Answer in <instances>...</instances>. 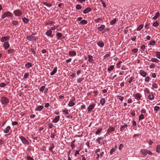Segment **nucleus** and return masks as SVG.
Segmentation results:
<instances>
[{
    "instance_id": "obj_20",
    "label": "nucleus",
    "mask_w": 160,
    "mask_h": 160,
    "mask_svg": "<svg viewBox=\"0 0 160 160\" xmlns=\"http://www.w3.org/2000/svg\"><path fill=\"white\" fill-rule=\"evenodd\" d=\"M98 45L100 47H102L104 45V44L102 41H99L97 42Z\"/></svg>"
},
{
    "instance_id": "obj_2",
    "label": "nucleus",
    "mask_w": 160,
    "mask_h": 160,
    "mask_svg": "<svg viewBox=\"0 0 160 160\" xmlns=\"http://www.w3.org/2000/svg\"><path fill=\"white\" fill-rule=\"evenodd\" d=\"M140 152L144 156L147 155V154L149 155L152 154V152L150 150L147 149H142L141 150Z\"/></svg>"
},
{
    "instance_id": "obj_39",
    "label": "nucleus",
    "mask_w": 160,
    "mask_h": 160,
    "mask_svg": "<svg viewBox=\"0 0 160 160\" xmlns=\"http://www.w3.org/2000/svg\"><path fill=\"white\" fill-rule=\"evenodd\" d=\"M143 27V24H141L139 25L137 28V30L138 31H140Z\"/></svg>"
},
{
    "instance_id": "obj_46",
    "label": "nucleus",
    "mask_w": 160,
    "mask_h": 160,
    "mask_svg": "<svg viewBox=\"0 0 160 160\" xmlns=\"http://www.w3.org/2000/svg\"><path fill=\"white\" fill-rule=\"evenodd\" d=\"M134 79V77H131L129 79H128V82L129 83H130L132 82V81H133V80Z\"/></svg>"
},
{
    "instance_id": "obj_28",
    "label": "nucleus",
    "mask_w": 160,
    "mask_h": 160,
    "mask_svg": "<svg viewBox=\"0 0 160 160\" xmlns=\"http://www.w3.org/2000/svg\"><path fill=\"white\" fill-rule=\"evenodd\" d=\"M156 57L158 59H160V52L156 51L155 52Z\"/></svg>"
},
{
    "instance_id": "obj_32",
    "label": "nucleus",
    "mask_w": 160,
    "mask_h": 160,
    "mask_svg": "<svg viewBox=\"0 0 160 160\" xmlns=\"http://www.w3.org/2000/svg\"><path fill=\"white\" fill-rule=\"evenodd\" d=\"M159 16H160L159 13L158 12H157L156 13L155 16L153 17L152 19L153 20H155L157 18H158Z\"/></svg>"
},
{
    "instance_id": "obj_42",
    "label": "nucleus",
    "mask_w": 160,
    "mask_h": 160,
    "mask_svg": "<svg viewBox=\"0 0 160 160\" xmlns=\"http://www.w3.org/2000/svg\"><path fill=\"white\" fill-rule=\"evenodd\" d=\"M103 138L102 137H100L98 138L97 139V141L99 143V144H100V141L101 140H103Z\"/></svg>"
},
{
    "instance_id": "obj_8",
    "label": "nucleus",
    "mask_w": 160,
    "mask_h": 160,
    "mask_svg": "<svg viewBox=\"0 0 160 160\" xmlns=\"http://www.w3.org/2000/svg\"><path fill=\"white\" fill-rule=\"evenodd\" d=\"M133 97L135 98L138 101L141 99V98L142 97V95L140 93H137L134 94Z\"/></svg>"
},
{
    "instance_id": "obj_12",
    "label": "nucleus",
    "mask_w": 160,
    "mask_h": 160,
    "mask_svg": "<svg viewBox=\"0 0 160 160\" xmlns=\"http://www.w3.org/2000/svg\"><path fill=\"white\" fill-rule=\"evenodd\" d=\"M56 36L58 37V39L61 40L62 39L65 38L64 36H63V38H62V34L60 32H58L56 34Z\"/></svg>"
},
{
    "instance_id": "obj_55",
    "label": "nucleus",
    "mask_w": 160,
    "mask_h": 160,
    "mask_svg": "<svg viewBox=\"0 0 160 160\" xmlns=\"http://www.w3.org/2000/svg\"><path fill=\"white\" fill-rule=\"evenodd\" d=\"M6 85V84L3 82H2L0 84V87L1 88L4 87Z\"/></svg>"
},
{
    "instance_id": "obj_3",
    "label": "nucleus",
    "mask_w": 160,
    "mask_h": 160,
    "mask_svg": "<svg viewBox=\"0 0 160 160\" xmlns=\"http://www.w3.org/2000/svg\"><path fill=\"white\" fill-rule=\"evenodd\" d=\"M12 16V13L9 11H7L4 12L2 16V18L4 19L6 17H11Z\"/></svg>"
},
{
    "instance_id": "obj_51",
    "label": "nucleus",
    "mask_w": 160,
    "mask_h": 160,
    "mask_svg": "<svg viewBox=\"0 0 160 160\" xmlns=\"http://www.w3.org/2000/svg\"><path fill=\"white\" fill-rule=\"evenodd\" d=\"M155 40H152V41H151L149 43V45H154L155 44Z\"/></svg>"
},
{
    "instance_id": "obj_38",
    "label": "nucleus",
    "mask_w": 160,
    "mask_h": 160,
    "mask_svg": "<svg viewBox=\"0 0 160 160\" xmlns=\"http://www.w3.org/2000/svg\"><path fill=\"white\" fill-rule=\"evenodd\" d=\"M114 68V65H111L107 69V70L108 72H109L112 70H113Z\"/></svg>"
},
{
    "instance_id": "obj_31",
    "label": "nucleus",
    "mask_w": 160,
    "mask_h": 160,
    "mask_svg": "<svg viewBox=\"0 0 160 160\" xmlns=\"http://www.w3.org/2000/svg\"><path fill=\"white\" fill-rule=\"evenodd\" d=\"M75 103L72 101L70 100L68 104V106L69 107H71L75 105Z\"/></svg>"
},
{
    "instance_id": "obj_47",
    "label": "nucleus",
    "mask_w": 160,
    "mask_h": 160,
    "mask_svg": "<svg viewBox=\"0 0 160 160\" xmlns=\"http://www.w3.org/2000/svg\"><path fill=\"white\" fill-rule=\"evenodd\" d=\"M62 111L63 112L65 113L66 114H68V110L66 108H65L64 109L62 110Z\"/></svg>"
},
{
    "instance_id": "obj_15",
    "label": "nucleus",
    "mask_w": 160,
    "mask_h": 160,
    "mask_svg": "<svg viewBox=\"0 0 160 160\" xmlns=\"http://www.w3.org/2000/svg\"><path fill=\"white\" fill-rule=\"evenodd\" d=\"M92 10L90 8H87L83 11V13L84 14H87L88 12H90Z\"/></svg>"
},
{
    "instance_id": "obj_64",
    "label": "nucleus",
    "mask_w": 160,
    "mask_h": 160,
    "mask_svg": "<svg viewBox=\"0 0 160 160\" xmlns=\"http://www.w3.org/2000/svg\"><path fill=\"white\" fill-rule=\"evenodd\" d=\"M27 160H34V159L30 156H27Z\"/></svg>"
},
{
    "instance_id": "obj_19",
    "label": "nucleus",
    "mask_w": 160,
    "mask_h": 160,
    "mask_svg": "<svg viewBox=\"0 0 160 160\" xmlns=\"http://www.w3.org/2000/svg\"><path fill=\"white\" fill-rule=\"evenodd\" d=\"M43 108V106L42 105H40L38 106L35 109L36 111H40Z\"/></svg>"
},
{
    "instance_id": "obj_60",
    "label": "nucleus",
    "mask_w": 160,
    "mask_h": 160,
    "mask_svg": "<svg viewBox=\"0 0 160 160\" xmlns=\"http://www.w3.org/2000/svg\"><path fill=\"white\" fill-rule=\"evenodd\" d=\"M122 63V62L121 61H119L118 63V64L117 65V68H119L120 67V65Z\"/></svg>"
},
{
    "instance_id": "obj_29",
    "label": "nucleus",
    "mask_w": 160,
    "mask_h": 160,
    "mask_svg": "<svg viewBox=\"0 0 160 160\" xmlns=\"http://www.w3.org/2000/svg\"><path fill=\"white\" fill-rule=\"evenodd\" d=\"M145 118V117L143 114H141L138 117V120L140 121Z\"/></svg>"
},
{
    "instance_id": "obj_5",
    "label": "nucleus",
    "mask_w": 160,
    "mask_h": 160,
    "mask_svg": "<svg viewBox=\"0 0 160 160\" xmlns=\"http://www.w3.org/2000/svg\"><path fill=\"white\" fill-rule=\"evenodd\" d=\"M20 138L24 144L28 145L29 144V142L23 136L20 137Z\"/></svg>"
},
{
    "instance_id": "obj_27",
    "label": "nucleus",
    "mask_w": 160,
    "mask_h": 160,
    "mask_svg": "<svg viewBox=\"0 0 160 160\" xmlns=\"http://www.w3.org/2000/svg\"><path fill=\"white\" fill-rule=\"evenodd\" d=\"M11 129V127L9 126H8L6 129L3 130V132L5 133H8L9 130Z\"/></svg>"
},
{
    "instance_id": "obj_61",
    "label": "nucleus",
    "mask_w": 160,
    "mask_h": 160,
    "mask_svg": "<svg viewBox=\"0 0 160 160\" xmlns=\"http://www.w3.org/2000/svg\"><path fill=\"white\" fill-rule=\"evenodd\" d=\"M140 112L142 114L146 113V110L144 109H142Z\"/></svg>"
},
{
    "instance_id": "obj_14",
    "label": "nucleus",
    "mask_w": 160,
    "mask_h": 160,
    "mask_svg": "<svg viewBox=\"0 0 160 160\" xmlns=\"http://www.w3.org/2000/svg\"><path fill=\"white\" fill-rule=\"evenodd\" d=\"M3 47L5 50H7L9 47V44L8 42H5L3 45Z\"/></svg>"
},
{
    "instance_id": "obj_43",
    "label": "nucleus",
    "mask_w": 160,
    "mask_h": 160,
    "mask_svg": "<svg viewBox=\"0 0 160 160\" xmlns=\"http://www.w3.org/2000/svg\"><path fill=\"white\" fill-rule=\"evenodd\" d=\"M102 18H98L96 19H95L94 21V22H95V23H98L100 21H102Z\"/></svg>"
},
{
    "instance_id": "obj_9",
    "label": "nucleus",
    "mask_w": 160,
    "mask_h": 160,
    "mask_svg": "<svg viewBox=\"0 0 160 160\" xmlns=\"http://www.w3.org/2000/svg\"><path fill=\"white\" fill-rule=\"evenodd\" d=\"M10 38V36L8 35L6 36L2 37L0 39V41L2 42H7Z\"/></svg>"
},
{
    "instance_id": "obj_4",
    "label": "nucleus",
    "mask_w": 160,
    "mask_h": 160,
    "mask_svg": "<svg viewBox=\"0 0 160 160\" xmlns=\"http://www.w3.org/2000/svg\"><path fill=\"white\" fill-rule=\"evenodd\" d=\"M13 13L16 16L19 17L21 16L22 14V12L20 9H16Z\"/></svg>"
},
{
    "instance_id": "obj_35",
    "label": "nucleus",
    "mask_w": 160,
    "mask_h": 160,
    "mask_svg": "<svg viewBox=\"0 0 160 160\" xmlns=\"http://www.w3.org/2000/svg\"><path fill=\"white\" fill-rule=\"evenodd\" d=\"M105 102V99L104 98H102L100 101L101 104L103 106Z\"/></svg>"
},
{
    "instance_id": "obj_11",
    "label": "nucleus",
    "mask_w": 160,
    "mask_h": 160,
    "mask_svg": "<svg viewBox=\"0 0 160 160\" xmlns=\"http://www.w3.org/2000/svg\"><path fill=\"white\" fill-rule=\"evenodd\" d=\"M139 74L143 77H145L147 74L146 72H145L142 70H140L139 72Z\"/></svg>"
},
{
    "instance_id": "obj_58",
    "label": "nucleus",
    "mask_w": 160,
    "mask_h": 160,
    "mask_svg": "<svg viewBox=\"0 0 160 160\" xmlns=\"http://www.w3.org/2000/svg\"><path fill=\"white\" fill-rule=\"evenodd\" d=\"M30 51L34 55L36 53V51L33 48L30 49Z\"/></svg>"
},
{
    "instance_id": "obj_13",
    "label": "nucleus",
    "mask_w": 160,
    "mask_h": 160,
    "mask_svg": "<svg viewBox=\"0 0 160 160\" xmlns=\"http://www.w3.org/2000/svg\"><path fill=\"white\" fill-rule=\"evenodd\" d=\"M148 98L150 100H152L154 98V97L152 92L149 93L148 95Z\"/></svg>"
},
{
    "instance_id": "obj_37",
    "label": "nucleus",
    "mask_w": 160,
    "mask_h": 160,
    "mask_svg": "<svg viewBox=\"0 0 160 160\" xmlns=\"http://www.w3.org/2000/svg\"><path fill=\"white\" fill-rule=\"evenodd\" d=\"M54 148V145L53 144H52L49 148V150L52 152H53L52 151V149Z\"/></svg>"
},
{
    "instance_id": "obj_30",
    "label": "nucleus",
    "mask_w": 160,
    "mask_h": 160,
    "mask_svg": "<svg viewBox=\"0 0 160 160\" xmlns=\"http://www.w3.org/2000/svg\"><path fill=\"white\" fill-rule=\"evenodd\" d=\"M22 21L25 24L28 23L29 21V19L25 17L22 19Z\"/></svg>"
},
{
    "instance_id": "obj_22",
    "label": "nucleus",
    "mask_w": 160,
    "mask_h": 160,
    "mask_svg": "<svg viewBox=\"0 0 160 160\" xmlns=\"http://www.w3.org/2000/svg\"><path fill=\"white\" fill-rule=\"evenodd\" d=\"M150 62H155L156 63H158L159 62V60L157 58H152L150 60H149Z\"/></svg>"
},
{
    "instance_id": "obj_50",
    "label": "nucleus",
    "mask_w": 160,
    "mask_h": 160,
    "mask_svg": "<svg viewBox=\"0 0 160 160\" xmlns=\"http://www.w3.org/2000/svg\"><path fill=\"white\" fill-rule=\"evenodd\" d=\"M118 99L121 101H122L124 99V97L121 96H118Z\"/></svg>"
},
{
    "instance_id": "obj_34",
    "label": "nucleus",
    "mask_w": 160,
    "mask_h": 160,
    "mask_svg": "<svg viewBox=\"0 0 160 160\" xmlns=\"http://www.w3.org/2000/svg\"><path fill=\"white\" fill-rule=\"evenodd\" d=\"M15 52V50L13 49H9L8 51V54H10L13 53Z\"/></svg>"
},
{
    "instance_id": "obj_49",
    "label": "nucleus",
    "mask_w": 160,
    "mask_h": 160,
    "mask_svg": "<svg viewBox=\"0 0 160 160\" xmlns=\"http://www.w3.org/2000/svg\"><path fill=\"white\" fill-rule=\"evenodd\" d=\"M158 25H159V23L157 22V21H156L155 22H154L153 23V26L154 27H157V26H158Z\"/></svg>"
},
{
    "instance_id": "obj_45",
    "label": "nucleus",
    "mask_w": 160,
    "mask_h": 160,
    "mask_svg": "<svg viewBox=\"0 0 160 160\" xmlns=\"http://www.w3.org/2000/svg\"><path fill=\"white\" fill-rule=\"evenodd\" d=\"M12 23L13 25L15 26V25H18V21H16V20H14L12 22Z\"/></svg>"
},
{
    "instance_id": "obj_59",
    "label": "nucleus",
    "mask_w": 160,
    "mask_h": 160,
    "mask_svg": "<svg viewBox=\"0 0 160 160\" xmlns=\"http://www.w3.org/2000/svg\"><path fill=\"white\" fill-rule=\"evenodd\" d=\"M144 92L145 93H150V91L148 88H146L144 90Z\"/></svg>"
},
{
    "instance_id": "obj_26",
    "label": "nucleus",
    "mask_w": 160,
    "mask_h": 160,
    "mask_svg": "<svg viewBox=\"0 0 160 160\" xmlns=\"http://www.w3.org/2000/svg\"><path fill=\"white\" fill-rule=\"evenodd\" d=\"M105 28V26L104 25H102L101 26L99 27L98 28V30L100 32L102 31Z\"/></svg>"
},
{
    "instance_id": "obj_40",
    "label": "nucleus",
    "mask_w": 160,
    "mask_h": 160,
    "mask_svg": "<svg viewBox=\"0 0 160 160\" xmlns=\"http://www.w3.org/2000/svg\"><path fill=\"white\" fill-rule=\"evenodd\" d=\"M116 18L113 19V20H112L110 22V24L111 25H113L116 23Z\"/></svg>"
},
{
    "instance_id": "obj_16",
    "label": "nucleus",
    "mask_w": 160,
    "mask_h": 160,
    "mask_svg": "<svg viewBox=\"0 0 160 160\" xmlns=\"http://www.w3.org/2000/svg\"><path fill=\"white\" fill-rule=\"evenodd\" d=\"M115 130V128L114 127H110L107 131V133L108 134H109L112 132H113Z\"/></svg>"
},
{
    "instance_id": "obj_10",
    "label": "nucleus",
    "mask_w": 160,
    "mask_h": 160,
    "mask_svg": "<svg viewBox=\"0 0 160 160\" xmlns=\"http://www.w3.org/2000/svg\"><path fill=\"white\" fill-rule=\"evenodd\" d=\"M95 104L94 103H92L89 105L87 108L88 111V112H91L94 108Z\"/></svg>"
},
{
    "instance_id": "obj_54",
    "label": "nucleus",
    "mask_w": 160,
    "mask_h": 160,
    "mask_svg": "<svg viewBox=\"0 0 160 160\" xmlns=\"http://www.w3.org/2000/svg\"><path fill=\"white\" fill-rule=\"evenodd\" d=\"M45 87L44 86H42L40 88V90L41 92H43L44 89H45Z\"/></svg>"
},
{
    "instance_id": "obj_7",
    "label": "nucleus",
    "mask_w": 160,
    "mask_h": 160,
    "mask_svg": "<svg viewBox=\"0 0 160 160\" xmlns=\"http://www.w3.org/2000/svg\"><path fill=\"white\" fill-rule=\"evenodd\" d=\"M77 21H80V25H83L84 24H86L87 23V21L84 19L82 20V17H79L77 19Z\"/></svg>"
},
{
    "instance_id": "obj_23",
    "label": "nucleus",
    "mask_w": 160,
    "mask_h": 160,
    "mask_svg": "<svg viewBox=\"0 0 160 160\" xmlns=\"http://www.w3.org/2000/svg\"><path fill=\"white\" fill-rule=\"evenodd\" d=\"M88 61L90 63H92V61H93L92 56L91 55H89L88 56Z\"/></svg>"
},
{
    "instance_id": "obj_44",
    "label": "nucleus",
    "mask_w": 160,
    "mask_h": 160,
    "mask_svg": "<svg viewBox=\"0 0 160 160\" xmlns=\"http://www.w3.org/2000/svg\"><path fill=\"white\" fill-rule=\"evenodd\" d=\"M129 28V27H127L125 28L124 30V32L125 34H126L128 33V28Z\"/></svg>"
},
{
    "instance_id": "obj_24",
    "label": "nucleus",
    "mask_w": 160,
    "mask_h": 160,
    "mask_svg": "<svg viewBox=\"0 0 160 160\" xmlns=\"http://www.w3.org/2000/svg\"><path fill=\"white\" fill-rule=\"evenodd\" d=\"M57 68L56 67L54 68L53 71L50 73V75L52 76L54 75L57 72Z\"/></svg>"
},
{
    "instance_id": "obj_62",
    "label": "nucleus",
    "mask_w": 160,
    "mask_h": 160,
    "mask_svg": "<svg viewBox=\"0 0 160 160\" xmlns=\"http://www.w3.org/2000/svg\"><path fill=\"white\" fill-rule=\"evenodd\" d=\"M138 51V49L137 48H133L132 50V52L134 53L137 52Z\"/></svg>"
},
{
    "instance_id": "obj_36",
    "label": "nucleus",
    "mask_w": 160,
    "mask_h": 160,
    "mask_svg": "<svg viewBox=\"0 0 160 160\" xmlns=\"http://www.w3.org/2000/svg\"><path fill=\"white\" fill-rule=\"evenodd\" d=\"M156 151L157 153H160V145H158L156 148Z\"/></svg>"
},
{
    "instance_id": "obj_52",
    "label": "nucleus",
    "mask_w": 160,
    "mask_h": 160,
    "mask_svg": "<svg viewBox=\"0 0 160 160\" xmlns=\"http://www.w3.org/2000/svg\"><path fill=\"white\" fill-rule=\"evenodd\" d=\"M116 150L113 148H112V149L110 150V153L111 154H112Z\"/></svg>"
},
{
    "instance_id": "obj_53",
    "label": "nucleus",
    "mask_w": 160,
    "mask_h": 160,
    "mask_svg": "<svg viewBox=\"0 0 160 160\" xmlns=\"http://www.w3.org/2000/svg\"><path fill=\"white\" fill-rule=\"evenodd\" d=\"M76 8L77 9H80L82 8V6L78 4L76 6Z\"/></svg>"
},
{
    "instance_id": "obj_48",
    "label": "nucleus",
    "mask_w": 160,
    "mask_h": 160,
    "mask_svg": "<svg viewBox=\"0 0 160 160\" xmlns=\"http://www.w3.org/2000/svg\"><path fill=\"white\" fill-rule=\"evenodd\" d=\"M152 87L155 88H157L158 87V85L156 83H154L152 85Z\"/></svg>"
},
{
    "instance_id": "obj_57",
    "label": "nucleus",
    "mask_w": 160,
    "mask_h": 160,
    "mask_svg": "<svg viewBox=\"0 0 160 160\" xmlns=\"http://www.w3.org/2000/svg\"><path fill=\"white\" fill-rule=\"evenodd\" d=\"M48 126L50 128H52L53 126V124L51 123H49L48 124Z\"/></svg>"
},
{
    "instance_id": "obj_21",
    "label": "nucleus",
    "mask_w": 160,
    "mask_h": 160,
    "mask_svg": "<svg viewBox=\"0 0 160 160\" xmlns=\"http://www.w3.org/2000/svg\"><path fill=\"white\" fill-rule=\"evenodd\" d=\"M69 54L71 56H74L76 55V52L75 51H70L69 52Z\"/></svg>"
},
{
    "instance_id": "obj_25",
    "label": "nucleus",
    "mask_w": 160,
    "mask_h": 160,
    "mask_svg": "<svg viewBox=\"0 0 160 160\" xmlns=\"http://www.w3.org/2000/svg\"><path fill=\"white\" fill-rule=\"evenodd\" d=\"M128 127V125L127 124H125L123 125H122L120 128V130L121 131H122L125 128Z\"/></svg>"
},
{
    "instance_id": "obj_6",
    "label": "nucleus",
    "mask_w": 160,
    "mask_h": 160,
    "mask_svg": "<svg viewBox=\"0 0 160 160\" xmlns=\"http://www.w3.org/2000/svg\"><path fill=\"white\" fill-rule=\"evenodd\" d=\"M26 39L29 41H35L37 39L36 37L33 36V35H32L31 34L27 36L26 37Z\"/></svg>"
},
{
    "instance_id": "obj_41",
    "label": "nucleus",
    "mask_w": 160,
    "mask_h": 160,
    "mask_svg": "<svg viewBox=\"0 0 160 160\" xmlns=\"http://www.w3.org/2000/svg\"><path fill=\"white\" fill-rule=\"evenodd\" d=\"M102 128H100L98 129L97 131L95 132L96 134H99L100 133L101 131L102 130Z\"/></svg>"
},
{
    "instance_id": "obj_1",
    "label": "nucleus",
    "mask_w": 160,
    "mask_h": 160,
    "mask_svg": "<svg viewBox=\"0 0 160 160\" xmlns=\"http://www.w3.org/2000/svg\"><path fill=\"white\" fill-rule=\"evenodd\" d=\"M0 102L3 105H6L9 102V99L7 97L3 96L1 97Z\"/></svg>"
},
{
    "instance_id": "obj_63",
    "label": "nucleus",
    "mask_w": 160,
    "mask_h": 160,
    "mask_svg": "<svg viewBox=\"0 0 160 160\" xmlns=\"http://www.w3.org/2000/svg\"><path fill=\"white\" fill-rule=\"evenodd\" d=\"M145 79V81L147 82H148L149 81V78L148 76H146Z\"/></svg>"
},
{
    "instance_id": "obj_33",
    "label": "nucleus",
    "mask_w": 160,
    "mask_h": 160,
    "mask_svg": "<svg viewBox=\"0 0 160 160\" xmlns=\"http://www.w3.org/2000/svg\"><path fill=\"white\" fill-rule=\"evenodd\" d=\"M25 67L27 68H29L32 67V65L31 63L28 62L25 65Z\"/></svg>"
},
{
    "instance_id": "obj_17",
    "label": "nucleus",
    "mask_w": 160,
    "mask_h": 160,
    "mask_svg": "<svg viewBox=\"0 0 160 160\" xmlns=\"http://www.w3.org/2000/svg\"><path fill=\"white\" fill-rule=\"evenodd\" d=\"M52 33V31H51V30H49L48 31L46 32V34L48 36H50V37L52 38L53 37V35H51Z\"/></svg>"
},
{
    "instance_id": "obj_18",
    "label": "nucleus",
    "mask_w": 160,
    "mask_h": 160,
    "mask_svg": "<svg viewBox=\"0 0 160 160\" xmlns=\"http://www.w3.org/2000/svg\"><path fill=\"white\" fill-rule=\"evenodd\" d=\"M59 119L60 116H57L53 120L52 122L54 123H57Z\"/></svg>"
},
{
    "instance_id": "obj_56",
    "label": "nucleus",
    "mask_w": 160,
    "mask_h": 160,
    "mask_svg": "<svg viewBox=\"0 0 160 160\" xmlns=\"http://www.w3.org/2000/svg\"><path fill=\"white\" fill-rule=\"evenodd\" d=\"M98 91H94L93 93L94 94V96L96 97L98 94Z\"/></svg>"
}]
</instances>
